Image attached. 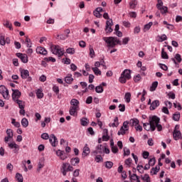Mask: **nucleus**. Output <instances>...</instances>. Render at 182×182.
<instances>
[{
	"label": "nucleus",
	"mask_w": 182,
	"mask_h": 182,
	"mask_svg": "<svg viewBox=\"0 0 182 182\" xmlns=\"http://www.w3.org/2000/svg\"><path fill=\"white\" fill-rule=\"evenodd\" d=\"M69 33H70V30L67 29L65 31V36H60L61 39H67V38H69Z\"/></svg>",
	"instance_id": "obj_38"
},
{
	"label": "nucleus",
	"mask_w": 182,
	"mask_h": 182,
	"mask_svg": "<svg viewBox=\"0 0 182 182\" xmlns=\"http://www.w3.org/2000/svg\"><path fill=\"white\" fill-rule=\"evenodd\" d=\"M16 178L17 180V181L18 182H23V176H22V174L17 173L16 174Z\"/></svg>",
	"instance_id": "obj_34"
},
{
	"label": "nucleus",
	"mask_w": 182,
	"mask_h": 182,
	"mask_svg": "<svg viewBox=\"0 0 182 182\" xmlns=\"http://www.w3.org/2000/svg\"><path fill=\"white\" fill-rule=\"evenodd\" d=\"M141 179L145 182H150V176L149 174H145L144 176H141Z\"/></svg>",
	"instance_id": "obj_44"
},
{
	"label": "nucleus",
	"mask_w": 182,
	"mask_h": 182,
	"mask_svg": "<svg viewBox=\"0 0 182 182\" xmlns=\"http://www.w3.org/2000/svg\"><path fill=\"white\" fill-rule=\"evenodd\" d=\"M92 69L95 75H102V71H100V70L97 67L92 68Z\"/></svg>",
	"instance_id": "obj_48"
},
{
	"label": "nucleus",
	"mask_w": 182,
	"mask_h": 182,
	"mask_svg": "<svg viewBox=\"0 0 182 182\" xmlns=\"http://www.w3.org/2000/svg\"><path fill=\"white\" fill-rule=\"evenodd\" d=\"M160 106V101L159 100H154L152 102L150 106V110H156L157 107Z\"/></svg>",
	"instance_id": "obj_15"
},
{
	"label": "nucleus",
	"mask_w": 182,
	"mask_h": 182,
	"mask_svg": "<svg viewBox=\"0 0 182 182\" xmlns=\"http://www.w3.org/2000/svg\"><path fill=\"white\" fill-rule=\"evenodd\" d=\"M81 126H87L89 124V119L87 118L84 117L80 119Z\"/></svg>",
	"instance_id": "obj_29"
},
{
	"label": "nucleus",
	"mask_w": 182,
	"mask_h": 182,
	"mask_svg": "<svg viewBox=\"0 0 182 182\" xmlns=\"http://www.w3.org/2000/svg\"><path fill=\"white\" fill-rule=\"evenodd\" d=\"M173 120L175 122H178L180 120V112H177L173 115Z\"/></svg>",
	"instance_id": "obj_33"
},
{
	"label": "nucleus",
	"mask_w": 182,
	"mask_h": 182,
	"mask_svg": "<svg viewBox=\"0 0 182 182\" xmlns=\"http://www.w3.org/2000/svg\"><path fill=\"white\" fill-rule=\"evenodd\" d=\"M26 43L27 45V48H31L32 46V43H31V38L26 37Z\"/></svg>",
	"instance_id": "obj_52"
},
{
	"label": "nucleus",
	"mask_w": 182,
	"mask_h": 182,
	"mask_svg": "<svg viewBox=\"0 0 182 182\" xmlns=\"http://www.w3.org/2000/svg\"><path fill=\"white\" fill-rule=\"evenodd\" d=\"M70 163L73 164V166H76V164H79V163H80V159H79L77 157L73 158L70 160Z\"/></svg>",
	"instance_id": "obj_25"
},
{
	"label": "nucleus",
	"mask_w": 182,
	"mask_h": 182,
	"mask_svg": "<svg viewBox=\"0 0 182 182\" xmlns=\"http://www.w3.org/2000/svg\"><path fill=\"white\" fill-rule=\"evenodd\" d=\"M124 99L127 103H130V100L132 99V94H130V92H127L125 94Z\"/></svg>",
	"instance_id": "obj_31"
},
{
	"label": "nucleus",
	"mask_w": 182,
	"mask_h": 182,
	"mask_svg": "<svg viewBox=\"0 0 182 182\" xmlns=\"http://www.w3.org/2000/svg\"><path fill=\"white\" fill-rule=\"evenodd\" d=\"M95 161L96 163H100V161H103V157L101 155H95Z\"/></svg>",
	"instance_id": "obj_36"
},
{
	"label": "nucleus",
	"mask_w": 182,
	"mask_h": 182,
	"mask_svg": "<svg viewBox=\"0 0 182 182\" xmlns=\"http://www.w3.org/2000/svg\"><path fill=\"white\" fill-rule=\"evenodd\" d=\"M90 58H93V56H95V50H93V47L90 48Z\"/></svg>",
	"instance_id": "obj_62"
},
{
	"label": "nucleus",
	"mask_w": 182,
	"mask_h": 182,
	"mask_svg": "<svg viewBox=\"0 0 182 182\" xmlns=\"http://www.w3.org/2000/svg\"><path fill=\"white\" fill-rule=\"evenodd\" d=\"M144 129L146 130V132H150V130L154 132V130H156V126H154L153 123V117L149 120V123L144 124Z\"/></svg>",
	"instance_id": "obj_6"
},
{
	"label": "nucleus",
	"mask_w": 182,
	"mask_h": 182,
	"mask_svg": "<svg viewBox=\"0 0 182 182\" xmlns=\"http://www.w3.org/2000/svg\"><path fill=\"white\" fill-rule=\"evenodd\" d=\"M4 26L6 28H9V29L10 31H13L14 30V28H12V23H11V22H9V21H6V23H4Z\"/></svg>",
	"instance_id": "obj_39"
},
{
	"label": "nucleus",
	"mask_w": 182,
	"mask_h": 182,
	"mask_svg": "<svg viewBox=\"0 0 182 182\" xmlns=\"http://www.w3.org/2000/svg\"><path fill=\"white\" fill-rule=\"evenodd\" d=\"M23 63H28V55L22 53H17L16 54Z\"/></svg>",
	"instance_id": "obj_9"
},
{
	"label": "nucleus",
	"mask_w": 182,
	"mask_h": 182,
	"mask_svg": "<svg viewBox=\"0 0 182 182\" xmlns=\"http://www.w3.org/2000/svg\"><path fill=\"white\" fill-rule=\"evenodd\" d=\"M136 170L141 174H143V173H144V167L143 166V165H138L137 167H136Z\"/></svg>",
	"instance_id": "obj_37"
},
{
	"label": "nucleus",
	"mask_w": 182,
	"mask_h": 182,
	"mask_svg": "<svg viewBox=\"0 0 182 182\" xmlns=\"http://www.w3.org/2000/svg\"><path fill=\"white\" fill-rule=\"evenodd\" d=\"M164 41H167V36H166V34H163L162 36H157L158 42H164Z\"/></svg>",
	"instance_id": "obj_23"
},
{
	"label": "nucleus",
	"mask_w": 182,
	"mask_h": 182,
	"mask_svg": "<svg viewBox=\"0 0 182 182\" xmlns=\"http://www.w3.org/2000/svg\"><path fill=\"white\" fill-rule=\"evenodd\" d=\"M65 82H66L68 85H70L72 82H73V77H72L71 74H68L65 77Z\"/></svg>",
	"instance_id": "obj_22"
},
{
	"label": "nucleus",
	"mask_w": 182,
	"mask_h": 182,
	"mask_svg": "<svg viewBox=\"0 0 182 182\" xmlns=\"http://www.w3.org/2000/svg\"><path fill=\"white\" fill-rule=\"evenodd\" d=\"M8 146L9 149H17L18 144H16V143L15 142H13V143H9Z\"/></svg>",
	"instance_id": "obj_47"
},
{
	"label": "nucleus",
	"mask_w": 182,
	"mask_h": 182,
	"mask_svg": "<svg viewBox=\"0 0 182 182\" xmlns=\"http://www.w3.org/2000/svg\"><path fill=\"white\" fill-rule=\"evenodd\" d=\"M21 124H22L23 127H28V126L29 124V122L28 121V119L26 118H23L21 120Z\"/></svg>",
	"instance_id": "obj_32"
},
{
	"label": "nucleus",
	"mask_w": 182,
	"mask_h": 182,
	"mask_svg": "<svg viewBox=\"0 0 182 182\" xmlns=\"http://www.w3.org/2000/svg\"><path fill=\"white\" fill-rule=\"evenodd\" d=\"M124 156H130V149L127 148H124Z\"/></svg>",
	"instance_id": "obj_59"
},
{
	"label": "nucleus",
	"mask_w": 182,
	"mask_h": 182,
	"mask_svg": "<svg viewBox=\"0 0 182 182\" xmlns=\"http://www.w3.org/2000/svg\"><path fill=\"white\" fill-rule=\"evenodd\" d=\"M49 141L53 147H56V144H58V138H56L55 134H51L50 136Z\"/></svg>",
	"instance_id": "obj_12"
},
{
	"label": "nucleus",
	"mask_w": 182,
	"mask_h": 182,
	"mask_svg": "<svg viewBox=\"0 0 182 182\" xmlns=\"http://www.w3.org/2000/svg\"><path fill=\"white\" fill-rule=\"evenodd\" d=\"M129 177H130V181L131 182H140V179L139 178V176L136 173H133L132 175V171H129Z\"/></svg>",
	"instance_id": "obj_14"
},
{
	"label": "nucleus",
	"mask_w": 182,
	"mask_h": 182,
	"mask_svg": "<svg viewBox=\"0 0 182 182\" xmlns=\"http://www.w3.org/2000/svg\"><path fill=\"white\" fill-rule=\"evenodd\" d=\"M36 53H39L40 55H48V51L43 47H37Z\"/></svg>",
	"instance_id": "obj_16"
},
{
	"label": "nucleus",
	"mask_w": 182,
	"mask_h": 182,
	"mask_svg": "<svg viewBox=\"0 0 182 182\" xmlns=\"http://www.w3.org/2000/svg\"><path fill=\"white\" fill-rule=\"evenodd\" d=\"M41 139H43V140H48L49 139V134H48V133L42 134Z\"/></svg>",
	"instance_id": "obj_53"
},
{
	"label": "nucleus",
	"mask_w": 182,
	"mask_h": 182,
	"mask_svg": "<svg viewBox=\"0 0 182 182\" xmlns=\"http://www.w3.org/2000/svg\"><path fill=\"white\" fill-rule=\"evenodd\" d=\"M159 68H161V69H162V70H167V69H168L167 65H166L165 64L159 63Z\"/></svg>",
	"instance_id": "obj_60"
},
{
	"label": "nucleus",
	"mask_w": 182,
	"mask_h": 182,
	"mask_svg": "<svg viewBox=\"0 0 182 182\" xmlns=\"http://www.w3.org/2000/svg\"><path fill=\"white\" fill-rule=\"evenodd\" d=\"M53 90L56 95H59V87L54 85L53 87Z\"/></svg>",
	"instance_id": "obj_58"
},
{
	"label": "nucleus",
	"mask_w": 182,
	"mask_h": 182,
	"mask_svg": "<svg viewBox=\"0 0 182 182\" xmlns=\"http://www.w3.org/2000/svg\"><path fill=\"white\" fill-rule=\"evenodd\" d=\"M149 164L151 166H154V164H156V158L151 159L149 161Z\"/></svg>",
	"instance_id": "obj_57"
},
{
	"label": "nucleus",
	"mask_w": 182,
	"mask_h": 182,
	"mask_svg": "<svg viewBox=\"0 0 182 182\" xmlns=\"http://www.w3.org/2000/svg\"><path fill=\"white\" fill-rule=\"evenodd\" d=\"M132 161H133V160H132L131 158H129V159H127L125 160V164H126L127 166H130V165L132 164Z\"/></svg>",
	"instance_id": "obj_63"
},
{
	"label": "nucleus",
	"mask_w": 182,
	"mask_h": 182,
	"mask_svg": "<svg viewBox=\"0 0 182 182\" xmlns=\"http://www.w3.org/2000/svg\"><path fill=\"white\" fill-rule=\"evenodd\" d=\"M14 102L18 105L19 109H25V102L20 100H16Z\"/></svg>",
	"instance_id": "obj_21"
},
{
	"label": "nucleus",
	"mask_w": 182,
	"mask_h": 182,
	"mask_svg": "<svg viewBox=\"0 0 182 182\" xmlns=\"http://www.w3.org/2000/svg\"><path fill=\"white\" fill-rule=\"evenodd\" d=\"M151 26H153V22H149V23L146 24L144 28V32H147Z\"/></svg>",
	"instance_id": "obj_30"
},
{
	"label": "nucleus",
	"mask_w": 182,
	"mask_h": 182,
	"mask_svg": "<svg viewBox=\"0 0 182 182\" xmlns=\"http://www.w3.org/2000/svg\"><path fill=\"white\" fill-rule=\"evenodd\" d=\"M152 122L154 123V126H155V128L156 127L158 132H161L163 130V127L161 124H159L160 123V118H159L157 116L152 117Z\"/></svg>",
	"instance_id": "obj_7"
},
{
	"label": "nucleus",
	"mask_w": 182,
	"mask_h": 182,
	"mask_svg": "<svg viewBox=\"0 0 182 182\" xmlns=\"http://www.w3.org/2000/svg\"><path fill=\"white\" fill-rule=\"evenodd\" d=\"M6 134L7 137H10V139H12V137H14V132L12 131V129H7Z\"/></svg>",
	"instance_id": "obj_43"
},
{
	"label": "nucleus",
	"mask_w": 182,
	"mask_h": 182,
	"mask_svg": "<svg viewBox=\"0 0 182 182\" xmlns=\"http://www.w3.org/2000/svg\"><path fill=\"white\" fill-rule=\"evenodd\" d=\"M141 79V75H140V74H138L137 75H136L134 77V80L136 83H137V82H139V80Z\"/></svg>",
	"instance_id": "obj_54"
},
{
	"label": "nucleus",
	"mask_w": 182,
	"mask_h": 182,
	"mask_svg": "<svg viewBox=\"0 0 182 182\" xmlns=\"http://www.w3.org/2000/svg\"><path fill=\"white\" fill-rule=\"evenodd\" d=\"M13 93H12V99L14 102H16V100H19V97H21V92L18 90H12Z\"/></svg>",
	"instance_id": "obj_10"
},
{
	"label": "nucleus",
	"mask_w": 182,
	"mask_h": 182,
	"mask_svg": "<svg viewBox=\"0 0 182 182\" xmlns=\"http://www.w3.org/2000/svg\"><path fill=\"white\" fill-rule=\"evenodd\" d=\"M132 79V70L129 69H125L121 74L119 82L120 83L124 84L127 82V80H130Z\"/></svg>",
	"instance_id": "obj_2"
},
{
	"label": "nucleus",
	"mask_w": 182,
	"mask_h": 182,
	"mask_svg": "<svg viewBox=\"0 0 182 182\" xmlns=\"http://www.w3.org/2000/svg\"><path fill=\"white\" fill-rule=\"evenodd\" d=\"M157 86H159V82L157 81L154 82L150 87L151 92H154V90L157 89Z\"/></svg>",
	"instance_id": "obj_27"
},
{
	"label": "nucleus",
	"mask_w": 182,
	"mask_h": 182,
	"mask_svg": "<svg viewBox=\"0 0 182 182\" xmlns=\"http://www.w3.org/2000/svg\"><path fill=\"white\" fill-rule=\"evenodd\" d=\"M112 26H113V21L112 20L107 21L106 22L107 31V29H109V27H112Z\"/></svg>",
	"instance_id": "obj_49"
},
{
	"label": "nucleus",
	"mask_w": 182,
	"mask_h": 182,
	"mask_svg": "<svg viewBox=\"0 0 182 182\" xmlns=\"http://www.w3.org/2000/svg\"><path fill=\"white\" fill-rule=\"evenodd\" d=\"M137 6V2L136 1H132L129 3V6L131 8V9H134L136 8V6Z\"/></svg>",
	"instance_id": "obj_40"
},
{
	"label": "nucleus",
	"mask_w": 182,
	"mask_h": 182,
	"mask_svg": "<svg viewBox=\"0 0 182 182\" xmlns=\"http://www.w3.org/2000/svg\"><path fill=\"white\" fill-rule=\"evenodd\" d=\"M129 132V130H126V129H124L123 127H122L120 128V129L119 130V132H117L118 136L122 135L124 136V134H126V132Z\"/></svg>",
	"instance_id": "obj_28"
},
{
	"label": "nucleus",
	"mask_w": 182,
	"mask_h": 182,
	"mask_svg": "<svg viewBox=\"0 0 182 182\" xmlns=\"http://www.w3.org/2000/svg\"><path fill=\"white\" fill-rule=\"evenodd\" d=\"M36 93L38 99H42L43 97V92H42L41 90H37Z\"/></svg>",
	"instance_id": "obj_35"
},
{
	"label": "nucleus",
	"mask_w": 182,
	"mask_h": 182,
	"mask_svg": "<svg viewBox=\"0 0 182 182\" xmlns=\"http://www.w3.org/2000/svg\"><path fill=\"white\" fill-rule=\"evenodd\" d=\"M21 75L22 79H26V77H28V76H29V71L28 70H21Z\"/></svg>",
	"instance_id": "obj_20"
},
{
	"label": "nucleus",
	"mask_w": 182,
	"mask_h": 182,
	"mask_svg": "<svg viewBox=\"0 0 182 182\" xmlns=\"http://www.w3.org/2000/svg\"><path fill=\"white\" fill-rule=\"evenodd\" d=\"M173 139L176 141L180 140V139H182L181 132L177 129H173Z\"/></svg>",
	"instance_id": "obj_13"
},
{
	"label": "nucleus",
	"mask_w": 182,
	"mask_h": 182,
	"mask_svg": "<svg viewBox=\"0 0 182 182\" xmlns=\"http://www.w3.org/2000/svg\"><path fill=\"white\" fill-rule=\"evenodd\" d=\"M105 167L106 168H112V167H113V162L112 161L105 162Z\"/></svg>",
	"instance_id": "obj_50"
},
{
	"label": "nucleus",
	"mask_w": 182,
	"mask_h": 182,
	"mask_svg": "<svg viewBox=\"0 0 182 182\" xmlns=\"http://www.w3.org/2000/svg\"><path fill=\"white\" fill-rule=\"evenodd\" d=\"M50 50L53 55H56L58 58H62L65 55V50L58 45H52Z\"/></svg>",
	"instance_id": "obj_3"
},
{
	"label": "nucleus",
	"mask_w": 182,
	"mask_h": 182,
	"mask_svg": "<svg viewBox=\"0 0 182 182\" xmlns=\"http://www.w3.org/2000/svg\"><path fill=\"white\" fill-rule=\"evenodd\" d=\"M95 92L97 93H103V87L102 85L97 86L95 87Z\"/></svg>",
	"instance_id": "obj_41"
},
{
	"label": "nucleus",
	"mask_w": 182,
	"mask_h": 182,
	"mask_svg": "<svg viewBox=\"0 0 182 182\" xmlns=\"http://www.w3.org/2000/svg\"><path fill=\"white\" fill-rule=\"evenodd\" d=\"M5 37L1 36L0 38V45H1L2 46H5Z\"/></svg>",
	"instance_id": "obj_64"
},
{
	"label": "nucleus",
	"mask_w": 182,
	"mask_h": 182,
	"mask_svg": "<svg viewBox=\"0 0 182 182\" xmlns=\"http://www.w3.org/2000/svg\"><path fill=\"white\" fill-rule=\"evenodd\" d=\"M139 122L137 119H131L129 122L125 121L123 123L122 127L125 129V130H129V124L130 126H136V124H139Z\"/></svg>",
	"instance_id": "obj_5"
},
{
	"label": "nucleus",
	"mask_w": 182,
	"mask_h": 182,
	"mask_svg": "<svg viewBox=\"0 0 182 182\" xmlns=\"http://www.w3.org/2000/svg\"><path fill=\"white\" fill-rule=\"evenodd\" d=\"M83 153L85 154V156H88V154H90V148L87 146V144H86L83 148Z\"/></svg>",
	"instance_id": "obj_24"
},
{
	"label": "nucleus",
	"mask_w": 182,
	"mask_h": 182,
	"mask_svg": "<svg viewBox=\"0 0 182 182\" xmlns=\"http://www.w3.org/2000/svg\"><path fill=\"white\" fill-rule=\"evenodd\" d=\"M119 112H124L126 110V106L124 105L120 104L119 105Z\"/></svg>",
	"instance_id": "obj_61"
},
{
	"label": "nucleus",
	"mask_w": 182,
	"mask_h": 182,
	"mask_svg": "<svg viewBox=\"0 0 182 182\" xmlns=\"http://www.w3.org/2000/svg\"><path fill=\"white\" fill-rule=\"evenodd\" d=\"M67 53H69V55H75V48H68L66 50Z\"/></svg>",
	"instance_id": "obj_45"
},
{
	"label": "nucleus",
	"mask_w": 182,
	"mask_h": 182,
	"mask_svg": "<svg viewBox=\"0 0 182 182\" xmlns=\"http://www.w3.org/2000/svg\"><path fill=\"white\" fill-rule=\"evenodd\" d=\"M168 96L169 99H172L173 100H174V99H176V94L173 92H169L168 94Z\"/></svg>",
	"instance_id": "obj_51"
},
{
	"label": "nucleus",
	"mask_w": 182,
	"mask_h": 182,
	"mask_svg": "<svg viewBox=\"0 0 182 182\" xmlns=\"http://www.w3.org/2000/svg\"><path fill=\"white\" fill-rule=\"evenodd\" d=\"M78 110H79V108H76L75 107H70V111H69L70 116H77Z\"/></svg>",
	"instance_id": "obj_18"
},
{
	"label": "nucleus",
	"mask_w": 182,
	"mask_h": 182,
	"mask_svg": "<svg viewBox=\"0 0 182 182\" xmlns=\"http://www.w3.org/2000/svg\"><path fill=\"white\" fill-rule=\"evenodd\" d=\"M44 60L46 62H53V63H55V62H56V59L53 58V57L45 58Z\"/></svg>",
	"instance_id": "obj_46"
},
{
	"label": "nucleus",
	"mask_w": 182,
	"mask_h": 182,
	"mask_svg": "<svg viewBox=\"0 0 182 182\" xmlns=\"http://www.w3.org/2000/svg\"><path fill=\"white\" fill-rule=\"evenodd\" d=\"M171 60H172V62H173V63H175V65H177V62L178 63H181V60H182L181 55L180 54L177 53V54H176L174 58H171ZM176 60H177V61H176Z\"/></svg>",
	"instance_id": "obj_17"
},
{
	"label": "nucleus",
	"mask_w": 182,
	"mask_h": 182,
	"mask_svg": "<svg viewBox=\"0 0 182 182\" xmlns=\"http://www.w3.org/2000/svg\"><path fill=\"white\" fill-rule=\"evenodd\" d=\"M0 93L5 99H9V91L5 87V85L0 86Z\"/></svg>",
	"instance_id": "obj_8"
},
{
	"label": "nucleus",
	"mask_w": 182,
	"mask_h": 182,
	"mask_svg": "<svg viewBox=\"0 0 182 182\" xmlns=\"http://www.w3.org/2000/svg\"><path fill=\"white\" fill-rule=\"evenodd\" d=\"M159 171H160V166H156L154 168H152L151 169V174H157V173H159Z\"/></svg>",
	"instance_id": "obj_26"
},
{
	"label": "nucleus",
	"mask_w": 182,
	"mask_h": 182,
	"mask_svg": "<svg viewBox=\"0 0 182 182\" xmlns=\"http://www.w3.org/2000/svg\"><path fill=\"white\" fill-rule=\"evenodd\" d=\"M161 58L162 59H168V55L164 51V48H162L161 50Z\"/></svg>",
	"instance_id": "obj_42"
},
{
	"label": "nucleus",
	"mask_w": 182,
	"mask_h": 182,
	"mask_svg": "<svg viewBox=\"0 0 182 182\" xmlns=\"http://www.w3.org/2000/svg\"><path fill=\"white\" fill-rule=\"evenodd\" d=\"M143 158L144 159H149V156H150V153L147 151H144L142 154Z\"/></svg>",
	"instance_id": "obj_56"
},
{
	"label": "nucleus",
	"mask_w": 182,
	"mask_h": 182,
	"mask_svg": "<svg viewBox=\"0 0 182 182\" xmlns=\"http://www.w3.org/2000/svg\"><path fill=\"white\" fill-rule=\"evenodd\" d=\"M79 100L76 99H73L70 101L71 107H75L77 109H79Z\"/></svg>",
	"instance_id": "obj_19"
},
{
	"label": "nucleus",
	"mask_w": 182,
	"mask_h": 182,
	"mask_svg": "<svg viewBox=\"0 0 182 182\" xmlns=\"http://www.w3.org/2000/svg\"><path fill=\"white\" fill-rule=\"evenodd\" d=\"M103 149H105V146H103L102 144H100L97 146L96 150L92 151V154L93 156H96L97 154H102L103 153Z\"/></svg>",
	"instance_id": "obj_11"
},
{
	"label": "nucleus",
	"mask_w": 182,
	"mask_h": 182,
	"mask_svg": "<svg viewBox=\"0 0 182 182\" xmlns=\"http://www.w3.org/2000/svg\"><path fill=\"white\" fill-rule=\"evenodd\" d=\"M102 39L107 45V48H114L116 45H122V41L117 37H103Z\"/></svg>",
	"instance_id": "obj_1"
},
{
	"label": "nucleus",
	"mask_w": 182,
	"mask_h": 182,
	"mask_svg": "<svg viewBox=\"0 0 182 182\" xmlns=\"http://www.w3.org/2000/svg\"><path fill=\"white\" fill-rule=\"evenodd\" d=\"M163 7V1L161 0H158V4H156V8L161 9Z\"/></svg>",
	"instance_id": "obj_55"
},
{
	"label": "nucleus",
	"mask_w": 182,
	"mask_h": 182,
	"mask_svg": "<svg viewBox=\"0 0 182 182\" xmlns=\"http://www.w3.org/2000/svg\"><path fill=\"white\" fill-rule=\"evenodd\" d=\"M68 171H73V166L69 163H63L61 168V172L63 176H66Z\"/></svg>",
	"instance_id": "obj_4"
}]
</instances>
